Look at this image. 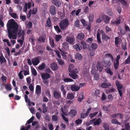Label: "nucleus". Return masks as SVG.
Masks as SVG:
<instances>
[{"mask_svg":"<svg viewBox=\"0 0 130 130\" xmlns=\"http://www.w3.org/2000/svg\"><path fill=\"white\" fill-rule=\"evenodd\" d=\"M8 31V36L10 39H16L18 30V25L13 19L9 20L7 24Z\"/></svg>","mask_w":130,"mask_h":130,"instance_id":"1","label":"nucleus"},{"mask_svg":"<svg viewBox=\"0 0 130 130\" xmlns=\"http://www.w3.org/2000/svg\"><path fill=\"white\" fill-rule=\"evenodd\" d=\"M58 24L61 29H64L67 28L69 26V21L67 19H64L61 20Z\"/></svg>","mask_w":130,"mask_h":130,"instance_id":"2","label":"nucleus"},{"mask_svg":"<svg viewBox=\"0 0 130 130\" xmlns=\"http://www.w3.org/2000/svg\"><path fill=\"white\" fill-rule=\"evenodd\" d=\"M98 64L97 65V69H95L94 68H93L91 72L93 74H95L97 72V70H98L100 72L102 71L103 68L102 65L100 63L98 62H97Z\"/></svg>","mask_w":130,"mask_h":130,"instance_id":"3","label":"nucleus"},{"mask_svg":"<svg viewBox=\"0 0 130 130\" xmlns=\"http://www.w3.org/2000/svg\"><path fill=\"white\" fill-rule=\"evenodd\" d=\"M69 44L66 42H64L62 44L61 50H59L61 52L66 51L69 49Z\"/></svg>","mask_w":130,"mask_h":130,"instance_id":"4","label":"nucleus"},{"mask_svg":"<svg viewBox=\"0 0 130 130\" xmlns=\"http://www.w3.org/2000/svg\"><path fill=\"white\" fill-rule=\"evenodd\" d=\"M111 63L110 62H108L107 63V65L105 66V67L107 68L105 69V70L107 74H109L110 75H112L113 74V72L111 71L110 68H108L111 65Z\"/></svg>","mask_w":130,"mask_h":130,"instance_id":"5","label":"nucleus"},{"mask_svg":"<svg viewBox=\"0 0 130 130\" xmlns=\"http://www.w3.org/2000/svg\"><path fill=\"white\" fill-rule=\"evenodd\" d=\"M96 119H94L90 121V123H91L92 122H93L94 125H99L102 122V120L101 118H98L97 120L95 121Z\"/></svg>","mask_w":130,"mask_h":130,"instance_id":"6","label":"nucleus"},{"mask_svg":"<svg viewBox=\"0 0 130 130\" xmlns=\"http://www.w3.org/2000/svg\"><path fill=\"white\" fill-rule=\"evenodd\" d=\"M100 33L102 35V39L103 40L107 41L108 39H110V37L106 35L103 30H100Z\"/></svg>","mask_w":130,"mask_h":130,"instance_id":"7","label":"nucleus"},{"mask_svg":"<svg viewBox=\"0 0 130 130\" xmlns=\"http://www.w3.org/2000/svg\"><path fill=\"white\" fill-rule=\"evenodd\" d=\"M41 77L43 80H47L50 78V75L46 73H43L41 74Z\"/></svg>","mask_w":130,"mask_h":130,"instance_id":"8","label":"nucleus"},{"mask_svg":"<svg viewBox=\"0 0 130 130\" xmlns=\"http://www.w3.org/2000/svg\"><path fill=\"white\" fill-rule=\"evenodd\" d=\"M54 97L56 99H59L61 97V93L57 91H54L53 92Z\"/></svg>","mask_w":130,"mask_h":130,"instance_id":"9","label":"nucleus"},{"mask_svg":"<svg viewBox=\"0 0 130 130\" xmlns=\"http://www.w3.org/2000/svg\"><path fill=\"white\" fill-rule=\"evenodd\" d=\"M69 75L71 78L74 79H76L78 78V75L74 73L73 71L69 72Z\"/></svg>","mask_w":130,"mask_h":130,"instance_id":"10","label":"nucleus"},{"mask_svg":"<svg viewBox=\"0 0 130 130\" xmlns=\"http://www.w3.org/2000/svg\"><path fill=\"white\" fill-rule=\"evenodd\" d=\"M49 11L51 15H54L56 14V8L54 6L52 5L50 7Z\"/></svg>","mask_w":130,"mask_h":130,"instance_id":"11","label":"nucleus"},{"mask_svg":"<svg viewBox=\"0 0 130 130\" xmlns=\"http://www.w3.org/2000/svg\"><path fill=\"white\" fill-rule=\"evenodd\" d=\"M70 87V89L72 91H78L80 89V87H78L75 85H71Z\"/></svg>","mask_w":130,"mask_h":130,"instance_id":"12","label":"nucleus"},{"mask_svg":"<svg viewBox=\"0 0 130 130\" xmlns=\"http://www.w3.org/2000/svg\"><path fill=\"white\" fill-rule=\"evenodd\" d=\"M31 62L34 65L37 66L40 62L39 58L37 57L32 58L31 59Z\"/></svg>","mask_w":130,"mask_h":130,"instance_id":"13","label":"nucleus"},{"mask_svg":"<svg viewBox=\"0 0 130 130\" xmlns=\"http://www.w3.org/2000/svg\"><path fill=\"white\" fill-rule=\"evenodd\" d=\"M77 111L73 110H71L68 113L69 115L71 117H73L76 115Z\"/></svg>","mask_w":130,"mask_h":130,"instance_id":"14","label":"nucleus"},{"mask_svg":"<svg viewBox=\"0 0 130 130\" xmlns=\"http://www.w3.org/2000/svg\"><path fill=\"white\" fill-rule=\"evenodd\" d=\"M104 22L106 24L109 23L110 22V18L108 16L106 15H104L103 16Z\"/></svg>","mask_w":130,"mask_h":130,"instance_id":"15","label":"nucleus"},{"mask_svg":"<svg viewBox=\"0 0 130 130\" xmlns=\"http://www.w3.org/2000/svg\"><path fill=\"white\" fill-rule=\"evenodd\" d=\"M41 92V88L39 85H37L36 87L35 93L37 95L40 94Z\"/></svg>","mask_w":130,"mask_h":130,"instance_id":"16","label":"nucleus"},{"mask_svg":"<svg viewBox=\"0 0 130 130\" xmlns=\"http://www.w3.org/2000/svg\"><path fill=\"white\" fill-rule=\"evenodd\" d=\"M50 66L51 69L53 71H56L58 68L57 64L55 62L52 63L50 65Z\"/></svg>","mask_w":130,"mask_h":130,"instance_id":"17","label":"nucleus"},{"mask_svg":"<svg viewBox=\"0 0 130 130\" xmlns=\"http://www.w3.org/2000/svg\"><path fill=\"white\" fill-rule=\"evenodd\" d=\"M84 37L85 35L84 33L82 32L78 34L77 36V38L80 41L82 40Z\"/></svg>","mask_w":130,"mask_h":130,"instance_id":"18","label":"nucleus"},{"mask_svg":"<svg viewBox=\"0 0 130 130\" xmlns=\"http://www.w3.org/2000/svg\"><path fill=\"white\" fill-rule=\"evenodd\" d=\"M111 86L110 83H107V81L106 82H103L101 84V87L103 88H106L108 87Z\"/></svg>","mask_w":130,"mask_h":130,"instance_id":"19","label":"nucleus"},{"mask_svg":"<svg viewBox=\"0 0 130 130\" xmlns=\"http://www.w3.org/2000/svg\"><path fill=\"white\" fill-rule=\"evenodd\" d=\"M115 84L116 86L119 90L123 88V85L121 84L120 82L118 80H117L115 82Z\"/></svg>","mask_w":130,"mask_h":130,"instance_id":"20","label":"nucleus"},{"mask_svg":"<svg viewBox=\"0 0 130 130\" xmlns=\"http://www.w3.org/2000/svg\"><path fill=\"white\" fill-rule=\"evenodd\" d=\"M73 47L77 51H79L82 49V46L78 44H75L74 46Z\"/></svg>","mask_w":130,"mask_h":130,"instance_id":"21","label":"nucleus"},{"mask_svg":"<svg viewBox=\"0 0 130 130\" xmlns=\"http://www.w3.org/2000/svg\"><path fill=\"white\" fill-rule=\"evenodd\" d=\"M75 39L71 37H68L66 38V41L69 42L70 44L72 43L74 41Z\"/></svg>","mask_w":130,"mask_h":130,"instance_id":"22","label":"nucleus"},{"mask_svg":"<svg viewBox=\"0 0 130 130\" xmlns=\"http://www.w3.org/2000/svg\"><path fill=\"white\" fill-rule=\"evenodd\" d=\"M52 25V22L51 21L50 18V17H48V18L46 22L45 25V26L50 27Z\"/></svg>","mask_w":130,"mask_h":130,"instance_id":"23","label":"nucleus"},{"mask_svg":"<svg viewBox=\"0 0 130 130\" xmlns=\"http://www.w3.org/2000/svg\"><path fill=\"white\" fill-rule=\"evenodd\" d=\"M27 124L26 123L25 124L26 127L23 126H21V127H22L21 128L20 130H28V129H30L31 126L30 124H28L27 125Z\"/></svg>","mask_w":130,"mask_h":130,"instance_id":"24","label":"nucleus"},{"mask_svg":"<svg viewBox=\"0 0 130 130\" xmlns=\"http://www.w3.org/2000/svg\"><path fill=\"white\" fill-rule=\"evenodd\" d=\"M61 91L62 92L63 95L64 97H65L66 96V92L64 89V86L63 85H61L60 87Z\"/></svg>","mask_w":130,"mask_h":130,"instance_id":"25","label":"nucleus"},{"mask_svg":"<svg viewBox=\"0 0 130 130\" xmlns=\"http://www.w3.org/2000/svg\"><path fill=\"white\" fill-rule=\"evenodd\" d=\"M6 60L4 58L3 54H1L0 55V63L2 64L4 62H5Z\"/></svg>","mask_w":130,"mask_h":130,"instance_id":"26","label":"nucleus"},{"mask_svg":"<svg viewBox=\"0 0 130 130\" xmlns=\"http://www.w3.org/2000/svg\"><path fill=\"white\" fill-rule=\"evenodd\" d=\"M99 29H98L97 31V33L96 35V38L97 41L99 43H101V41L100 37V34L99 32H98V31Z\"/></svg>","mask_w":130,"mask_h":130,"instance_id":"27","label":"nucleus"},{"mask_svg":"<svg viewBox=\"0 0 130 130\" xmlns=\"http://www.w3.org/2000/svg\"><path fill=\"white\" fill-rule=\"evenodd\" d=\"M74 98L73 94L72 93H68L67 96V99H68L72 100Z\"/></svg>","mask_w":130,"mask_h":130,"instance_id":"28","label":"nucleus"},{"mask_svg":"<svg viewBox=\"0 0 130 130\" xmlns=\"http://www.w3.org/2000/svg\"><path fill=\"white\" fill-rule=\"evenodd\" d=\"M63 80L65 83H69L70 82H73L74 80L70 78H65L63 79Z\"/></svg>","mask_w":130,"mask_h":130,"instance_id":"29","label":"nucleus"},{"mask_svg":"<svg viewBox=\"0 0 130 130\" xmlns=\"http://www.w3.org/2000/svg\"><path fill=\"white\" fill-rule=\"evenodd\" d=\"M111 122L113 124H118L119 125H121V123L118 122V120L116 119H112L111 121Z\"/></svg>","mask_w":130,"mask_h":130,"instance_id":"30","label":"nucleus"},{"mask_svg":"<svg viewBox=\"0 0 130 130\" xmlns=\"http://www.w3.org/2000/svg\"><path fill=\"white\" fill-rule=\"evenodd\" d=\"M121 40L118 37H117L115 38V45H117L119 42H121Z\"/></svg>","mask_w":130,"mask_h":130,"instance_id":"31","label":"nucleus"},{"mask_svg":"<svg viewBox=\"0 0 130 130\" xmlns=\"http://www.w3.org/2000/svg\"><path fill=\"white\" fill-rule=\"evenodd\" d=\"M75 58L76 59H77L78 60H80L81 59L82 56L81 54L78 53H77L75 55Z\"/></svg>","mask_w":130,"mask_h":130,"instance_id":"32","label":"nucleus"},{"mask_svg":"<svg viewBox=\"0 0 130 130\" xmlns=\"http://www.w3.org/2000/svg\"><path fill=\"white\" fill-rule=\"evenodd\" d=\"M46 65L44 63H42L41 65L38 67V68L40 70H42L45 68Z\"/></svg>","mask_w":130,"mask_h":130,"instance_id":"33","label":"nucleus"},{"mask_svg":"<svg viewBox=\"0 0 130 130\" xmlns=\"http://www.w3.org/2000/svg\"><path fill=\"white\" fill-rule=\"evenodd\" d=\"M83 12L86 14L88 13L89 12V9L88 6H86L83 9Z\"/></svg>","mask_w":130,"mask_h":130,"instance_id":"34","label":"nucleus"},{"mask_svg":"<svg viewBox=\"0 0 130 130\" xmlns=\"http://www.w3.org/2000/svg\"><path fill=\"white\" fill-rule=\"evenodd\" d=\"M119 65V62L116 61L114 62V67L115 69H118Z\"/></svg>","mask_w":130,"mask_h":130,"instance_id":"35","label":"nucleus"},{"mask_svg":"<svg viewBox=\"0 0 130 130\" xmlns=\"http://www.w3.org/2000/svg\"><path fill=\"white\" fill-rule=\"evenodd\" d=\"M103 126L105 129L106 130H109V126L107 123H104L103 124Z\"/></svg>","mask_w":130,"mask_h":130,"instance_id":"36","label":"nucleus"},{"mask_svg":"<svg viewBox=\"0 0 130 130\" xmlns=\"http://www.w3.org/2000/svg\"><path fill=\"white\" fill-rule=\"evenodd\" d=\"M61 116L63 120L67 123H69V120L68 118L66 117L63 115L61 113Z\"/></svg>","mask_w":130,"mask_h":130,"instance_id":"37","label":"nucleus"},{"mask_svg":"<svg viewBox=\"0 0 130 130\" xmlns=\"http://www.w3.org/2000/svg\"><path fill=\"white\" fill-rule=\"evenodd\" d=\"M74 66L72 64H70L69 66L68 70L69 72L73 71L74 69Z\"/></svg>","mask_w":130,"mask_h":130,"instance_id":"38","label":"nucleus"},{"mask_svg":"<svg viewBox=\"0 0 130 130\" xmlns=\"http://www.w3.org/2000/svg\"><path fill=\"white\" fill-rule=\"evenodd\" d=\"M54 28L55 30L57 32H60L61 30L59 28V26L58 25H56V26H54Z\"/></svg>","mask_w":130,"mask_h":130,"instance_id":"39","label":"nucleus"},{"mask_svg":"<svg viewBox=\"0 0 130 130\" xmlns=\"http://www.w3.org/2000/svg\"><path fill=\"white\" fill-rule=\"evenodd\" d=\"M124 63L125 64L130 63V55L125 60Z\"/></svg>","mask_w":130,"mask_h":130,"instance_id":"40","label":"nucleus"},{"mask_svg":"<svg viewBox=\"0 0 130 130\" xmlns=\"http://www.w3.org/2000/svg\"><path fill=\"white\" fill-rule=\"evenodd\" d=\"M27 28L28 29H30L32 28V23L31 22L29 21L26 25Z\"/></svg>","mask_w":130,"mask_h":130,"instance_id":"41","label":"nucleus"},{"mask_svg":"<svg viewBox=\"0 0 130 130\" xmlns=\"http://www.w3.org/2000/svg\"><path fill=\"white\" fill-rule=\"evenodd\" d=\"M62 36L60 35H57L55 37V40L57 41H58L61 39Z\"/></svg>","mask_w":130,"mask_h":130,"instance_id":"42","label":"nucleus"},{"mask_svg":"<svg viewBox=\"0 0 130 130\" xmlns=\"http://www.w3.org/2000/svg\"><path fill=\"white\" fill-rule=\"evenodd\" d=\"M106 57H110L112 60L113 61V58L112 55L110 53H107L105 55Z\"/></svg>","mask_w":130,"mask_h":130,"instance_id":"43","label":"nucleus"},{"mask_svg":"<svg viewBox=\"0 0 130 130\" xmlns=\"http://www.w3.org/2000/svg\"><path fill=\"white\" fill-rule=\"evenodd\" d=\"M82 120L80 119H78L76 120L75 121V123L77 125H79L82 123Z\"/></svg>","mask_w":130,"mask_h":130,"instance_id":"44","label":"nucleus"},{"mask_svg":"<svg viewBox=\"0 0 130 130\" xmlns=\"http://www.w3.org/2000/svg\"><path fill=\"white\" fill-rule=\"evenodd\" d=\"M1 79L2 82H5V83H6L7 77L4 75H3L1 76Z\"/></svg>","mask_w":130,"mask_h":130,"instance_id":"45","label":"nucleus"},{"mask_svg":"<svg viewBox=\"0 0 130 130\" xmlns=\"http://www.w3.org/2000/svg\"><path fill=\"white\" fill-rule=\"evenodd\" d=\"M93 16L92 14H90L89 15V19L90 22H92L93 20Z\"/></svg>","mask_w":130,"mask_h":130,"instance_id":"46","label":"nucleus"},{"mask_svg":"<svg viewBox=\"0 0 130 130\" xmlns=\"http://www.w3.org/2000/svg\"><path fill=\"white\" fill-rule=\"evenodd\" d=\"M34 119V116L32 117L30 119L27 121L26 123L28 124H29L33 122Z\"/></svg>","mask_w":130,"mask_h":130,"instance_id":"47","label":"nucleus"},{"mask_svg":"<svg viewBox=\"0 0 130 130\" xmlns=\"http://www.w3.org/2000/svg\"><path fill=\"white\" fill-rule=\"evenodd\" d=\"M31 73L34 76H36L37 75V72L34 68H33L32 69Z\"/></svg>","mask_w":130,"mask_h":130,"instance_id":"48","label":"nucleus"},{"mask_svg":"<svg viewBox=\"0 0 130 130\" xmlns=\"http://www.w3.org/2000/svg\"><path fill=\"white\" fill-rule=\"evenodd\" d=\"M80 43L82 46H83L84 49H86L87 47L86 44L85 43L84 41H82L80 42Z\"/></svg>","mask_w":130,"mask_h":130,"instance_id":"49","label":"nucleus"},{"mask_svg":"<svg viewBox=\"0 0 130 130\" xmlns=\"http://www.w3.org/2000/svg\"><path fill=\"white\" fill-rule=\"evenodd\" d=\"M58 63L59 65H63L64 64V63L62 59H57Z\"/></svg>","mask_w":130,"mask_h":130,"instance_id":"50","label":"nucleus"},{"mask_svg":"<svg viewBox=\"0 0 130 130\" xmlns=\"http://www.w3.org/2000/svg\"><path fill=\"white\" fill-rule=\"evenodd\" d=\"M45 40V38L42 36H41L39 37L38 41L40 42H44Z\"/></svg>","mask_w":130,"mask_h":130,"instance_id":"51","label":"nucleus"},{"mask_svg":"<svg viewBox=\"0 0 130 130\" xmlns=\"http://www.w3.org/2000/svg\"><path fill=\"white\" fill-rule=\"evenodd\" d=\"M49 40L51 45L52 47H53L54 45L53 39L52 38H49Z\"/></svg>","mask_w":130,"mask_h":130,"instance_id":"52","label":"nucleus"},{"mask_svg":"<svg viewBox=\"0 0 130 130\" xmlns=\"http://www.w3.org/2000/svg\"><path fill=\"white\" fill-rule=\"evenodd\" d=\"M98 46L97 44L95 43H93L92 44L91 47L93 49H96Z\"/></svg>","mask_w":130,"mask_h":130,"instance_id":"53","label":"nucleus"},{"mask_svg":"<svg viewBox=\"0 0 130 130\" xmlns=\"http://www.w3.org/2000/svg\"><path fill=\"white\" fill-rule=\"evenodd\" d=\"M107 14L109 15L112 16L113 15V13L111 9H108L107 12Z\"/></svg>","mask_w":130,"mask_h":130,"instance_id":"54","label":"nucleus"},{"mask_svg":"<svg viewBox=\"0 0 130 130\" xmlns=\"http://www.w3.org/2000/svg\"><path fill=\"white\" fill-rule=\"evenodd\" d=\"M9 14L13 18L15 19L17 18V15L16 13H12L9 12Z\"/></svg>","mask_w":130,"mask_h":130,"instance_id":"55","label":"nucleus"},{"mask_svg":"<svg viewBox=\"0 0 130 130\" xmlns=\"http://www.w3.org/2000/svg\"><path fill=\"white\" fill-rule=\"evenodd\" d=\"M52 119L53 121H56L58 120V117L57 116L55 115H53L52 116Z\"/></svg>","mask_w":130,"mask_h":130,"instance_id":"56","label":"nucleus"},{"mask_svg":"<svg viewBox=\"0 0 130 130\" xmlns=\"http://www.w3.org/2000/svg\"><path fill=\"white\" fill-rule=\"evenodd\" d=\"M98 113V112H96L93 113H91L89 114V117L91 118H93V117L95 116Z\"/></svg>","mask_w":130,"mask_h":130,"instance_id":"57","label":"nucleus"},{"mask_svg":"<svg viewBox=\"0 0 130 130\" xmlns=\"http://www.w3.org/2000/svg\"><path fill=\"white\" fill-rule=\"evenodd\" d=\"M129 123L125 124V127L126 130H130V126Z\"/></svg>","mask_w":130,"mask_h":130,"instance_id":"58","label":"nucleus"},{"mask_svg":"<svg viewBox=\"0 0 130 130\" xmlns=\"http://www.w3.org/2000/svg\"><path fill=\"white\" fill-rule=\"evenodd\" d=\"M80 21L84 26H86L87 25V22L83 19H81Z\"/></svg>","mask_w":130,"mask_h":130,"instance_id":"59","label":"nucleus"},{"mask_svg":"<svg viewBox=\"0 0 130 130\" xmlns=\"http://www.w3.org/2000/svg\"><path fill=\"white\" fill-rule=\"evenodd\" d=\"M22 72L23 71H21L19 74V78L21 79H22L24 77V76L22 73Z\"/></svg>","mask_w":130,"mask_h":130,"instance_id":"60","label":"nucleus"},{"mask_svg":"<svg viewBox=\"0 0 130 130\" xmlns=\"http://www.w3.org/2000/svg\"><path fill=\"white\" fill-rule=\"evenodd\" d=\"M24 31H22L21 32V31H20L18 34V37H21V36H24Z\"/></svg>","mask_w":130,"mask_h":130,"instance_id":"61","label":"nucleus"},{"mask_svg":"<svg viewBox=\"0 0 130 130\" xmlns=\"http://www.w3.org/2000/svg\"><path fill=\"white\" fill-rule=\"evenodd\" d=\"M125 30L126 32H130V29L128 25L126 24H125Z\"/></svg>","mask_w":130,"mask_h":130,"instance_id":"62","label":"nucleus"},{"mask_svg":"<svg viewBox=\"0 0 130 130\" xmlns=\"http://www.w3.org/2000/svg\"><path fill=\"white\" fill-rule=\"evenodd\" d=\"M63 53V54H61V55L62 56V58L64 59H66L67 56L65 55V54H68L67 53L63 52V51L62 52Z\"/></svg>","mask_w":130,"mask_h":130,"instance_id":"63","label":"nucleus"},{"mask_svg":"<svg viewBox=\"0 0 130 130\" xmlns=\"http://www.w3.org/2000/svg\"><path fill=\"white\" fill-rule=\"evenodd\" d=\"M107 98L109 101H112L113 99L112 96V94H110L108 95Z\"/></svg>","mask_w":130,"mask_h":130,"instance_id":"64","label":"nucleus"}]
</instances>
